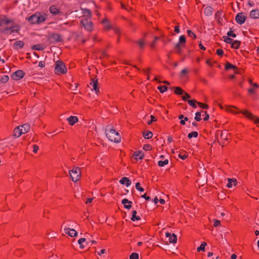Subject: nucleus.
Instances as JSON below:
<instances>
[{
    "label": "nucleus",
    "instance_id": "38",
    "mask_svg": "<svg viewBox=\"0 0 259 259\" xmlns=\"http://www.w3.org/2000/svg\"><path fill=\"white\" fill-rule=\"evenodd\" d=\"M197 105L202 109H207L209 108V106L207 104L201 102H198Z\"/></svg>",
    "mask_w": 259,
    "mask_h": 259
},
{
    "label": "nucleus",
    "instance_id": "17",
    "mask_svg": "<svg viewBox=\"0 0 259 259\" xmlns=\"http://www.w3.org/2000/svg\"><path fill=\"white\" fill-rule=\"evenodd\" d=\"M250 18L252 19H258L259 18V11L258 9L252 10L249 15Z\"/></svg>",
    "mask_w": 259,
    "mask_h": 259
},
{
    "label": "nucleus",
    "instance_id": "60",
    "mask_svg": "<svg viewBox=\"0 0 259 259\" xmlns=\"http://www.w3.org/2000/svg\"><path fill=\"white\" fill-rule=\"evenodd\" d=\"M7 146V145L5 143H2L0 144V150H3Z\"/></svg>",
    "mask_w": 259,
    "mask_h": 259
},
{
    "label": "nucleus",
    "instance_id": "62",
    "mask_svg": "<svg viewBox=\"0 0 259 259\" xmlns=\"http://www.w3.org/2000/svg\"><path fill=\"white\" fill-rule=\"evenodd\" d=\"M141 197H142V198H145V199H146V200H147V201H149V200H151V198H150V196H147V195H146V194H144V195H142L141 196Z\"/></svg>",
    "mask_w": 259,
    "mask_h": 259
},
{
    "label": "nucleus",
    "instance_id": "63",
    "mask_svg": "<svg viewBox=\"0 0 259 259\" xmlns=\"http://www.w3.org/2000/svg\"><path fill=\"white\" fill-rule=\"evenodd\" d=\"M188 72V70L187 68H184L183 70H182L181 72V74L182 75H184L186 74H187Z\"/></svg>",
    "mask_w": 259,
    "mask_h": 259
},
{
    "label": "nucleus",
    "instance_id": "47",
    "mask_svg": "<svg viewBox=\"0 0 259 259\" xmlns=\"http://www.w3.org/2000/svg\"><path fill=\"white\" fill-rule=\"evenodd\" d=\"M194 119L197 121H200L201 120L200 112H197L195 113V117Z\"/></svg>",
    "mask_w": 259,
    "mask_h": 259
},
{
    "label": "nucleus",
    "instance_id": "22",
    "mask_svg": "<svg viewBox=\"0 0 259 259\" xmlns=\"http://www.w3.org/2000/svg\"><path fill=\"white\" fill-rule=\"evenodd\" d=\"M24 42L22 40L17 41L14 42V46L15 48L17 50L22 48L24 46Z\"/></svg>",
    "mask_w": 259,
    "mask_h": 259
},
{
    "label": "nucleus",
    "instance_id": "37",
    "mask_svg": "<svg viewBox=\"0 0 259 259\" xmlns=\"http://www.w3.org/2000/svg\"><path fill=\"white\" fill-rule=\"evenodd\" d=\"M157 89L161 93H163L167 90L168 88L166 85H159L157 87Z\"/></svg>",
    "mask_w": 259,
    "mask_h": 259
},
{
    "label": "nucleus",
    "instance_id": "46",
    "mask_svg": "<svg viewBox=\"0 0 259 259\" xmlns=\"http://www.w3.org/2000/svg\"><path fill=\"white\" fill-rule=\"evenodd\" d=\"M178 157L183 160H185L188 158V153L185 152L184 154H182L181 153L179 154Z\"/></svg>",
    "mask_w": 259,
    "mask_h": 259
},
{
    "label": "nucleus",
    "instance_id": "30",
    "mask_svg": "<svg viewBox=\"0 0 259 259\" xmlns=\"http://www.w3.org/2000/svg\"><path fill=\"white\" fill-rule=\"evenodd\" d=\"M137 212L136 210H133L132 212V215L131 220L133 221H139L141 220V218L139 215H137Z\"/></svg>",
    "mask_w": 259,
    "mask_h": 259
},
{
    "label": "nucleus",
    "instance_id": "12",
    "mask_svg": "<svg viewBox=\"0 0 259 259\" xmlns=\"http://www.w3.org/2000/svg\"><path fill=\"white\" fill-rule=\"evenodd\" d=\"M51 38L56 42H61L63 40L61 35L56 33H52L51 36Z\"/></svg>",
    "mask_w": 259,
    "mask_h": 259
},
{
    "label": "nucleus",
    "instance_id": "7",
    "mask_svg": "<svg viewBox=\"0 0 259 259\" xmlns=\"http://www.w3.org/2000/svg\"><path fill=\"white\" fill-rule=\"evenodd\" d=\"M25 74V73L23 71L18 70L12 73L11 77L14 80H19L24 77Z\"/></svg>",
    "mask_w": 259,
    "mask_h": 259
},
{
    "label": "nucleus",
    "instance_id": "45",
    "mask_svg": "<svg viewBox=\"0 0 259 259\" xmlns=\"http://www.w3.org/2000/svg\"><path fill=\"white\" fill-rule=\"evenodd\" d=\"M32 49L33 50H37V51H40V50H42L43 49L42 47L41 46V45H39V44H37V45H33L32 47Z\"/></svg>",
    "mask_w": 259,
    "mask_h": 259
},
{
    "label": "nucleus",
    "instance_id": "5",
    "mask_svg": "<svg viewBox=\"0 0 259 259\" xmlns=\"http://www.w3.org/2000/svg\"><path fill=\"white\" fill-rule=\"evenodd\" d=\"M69 174L70 178L73 182L77 181L81 177V171L79 167L74 166L71 170H70Z\"/></svg>",
    "mask_w": 259,
    "mask_h": 259
},
{
    "label": "nucleus",
    "instance_id": "3",
    "mask_svg": "<svg viewBox=\"0 0 259 259\" xmlns=\"http://www.w3.org/2000/svg\"><path fill=\"white\" fill-rule=\"evenodd\" d=\"M81 24L89 32H92L94 29V24L90 18L82 17L80 21Z\"/></svg>",
    "mask_w": 259,
    "mask_h": 259
},
{
    "label": "nucleus",
    "instance_id": "28",
    "mask_svg": "<svg viewBox=\"0 0 259 259\" xmlns=\"http://www.w3.org/2000/svg\"><path fill=\"white\" fill-rule=\"evenodd\" d=\"M241 45V41L239 40H234L231 44V48L234 49H238Z\"/></svg>",
    "mask_w": 259,
    "mask_h": 259
},
{
    "label": "nucleus",
    "instance_id": "51",
    "mask_svg": "<svg viewBox=\"0 0 259 259\" xmlns=\"http://www.w3.org/2000/svg\"><path fill=\"white\" fill-rule=\"evenodd\" d=\"M228 134L227 133H226V135L224 134V133H223V131L221 132V137L222 139L225 140H228Z\"/></svg>",
    "mask_w": 259,
    "mask_h": 259
},
{
    "label": "nucleus",
    "instance_id": "29",
    "mask_svg": "<svg viewBox=\"0 0 259 259\" xmlns=\"http://www.w3.org/2000/svg\"><path fill=\"white\" fill-rule=\"evenodd\" d=\"M237 184V180L236 179H228V183L227 185V186L228 188H231L232 186H236Z\"/></svg>",
    "mask_w": 259,
    "mask_h": 259
},
{
    "label": "nucleus",
    "instance_id": "26",
    "mask_svg": "<svg viewBox=\"0 0 259 259\" xmlns=\"http://www.w3.org/2000/svg\"><path fill=\"white\" fill-rule=\"evenodd\" d=\"M143 136L145 139H149L153 136V133L148 130H146L143 132Z\"/></svg>",
    "mask_w": 259,
    "mask_h": 259
},
{
    "label": "nucleus",
    "instance_id": "52",
    "mask_svg": "<svg viewBox=\"0 0 259 259\" xmlns=\"http://www.w3.org/2000/svg\"><path fill=\"white\" fill-rule=\"evenodd\" d=\"M202 113H204V117L203 118V120L204 121H207L209 118V114H208V113L207 112V111H202Z\"/></svg>",
    "mask_w": 259,
    "mask_h": 259
},
{
    "label": "nucleus",
    "instance_id": "55",
    "mask_svg": "<svg viewBox=\"0 0 259 259\" xmlns=\"http://www.w3.org/2000/svg\"><path fill=\"white\" fill-rule=\"evenodd\" d=\"M112 29L114 30L115 34L120 35V29L118 27H112Z\"/></svg>",
    "mask_w": 259,
    "mask_h": 259
},
{
    "label": "nucleus",
    "instance_id": "39",
    "mask_svg": "<svg viewBox=\"0 0 259 259\" xmlns=\"http://www.w3.org/2000/svg\"><path fill=\"white\" fill-rule=\"evenodd\" d=\"M198 136V134L197 132H192L191 133L188 134V138L189 139H191L192 137L197 138Z\"/></svg>",
    "mask_w": 259,
    "mask_h": 259
},
{
    "label": "nucleus",
    "instance_id": "64",
    "mask_svg": "<svg viewBox=\"0 0 259 259\" xmlns=\"http://www.w3.org/2000/svg\"><path fill=\"white\" fill-rule=\"evenodd\" d=\"M38 66L41 68L45 67V62L43 61H40L38 63Z\"/></svg>",
    "mask_w": 259,
    "mask_h": 259
},
{
    "label": "nucleus",
    "instance_id": "43",
    "mask_svg": "<svg viewBox=\"0 0 259 259\" xmlns=\"http://www.w3.org/2000/svg\"><path fill=\"white\" fill-rule=\"evenodd\" d=\"M187 34L189 37H191L193 39L196 38V35L190 30H187Z\"/></svg>",
    "mask_w": 259,
    "mask_h": 259
},
{
    "label": "nucleus",
    "instance_id": "8",
    "mask_svg": "<svg viewBox=\"0 0 259 259\" xmlns=\"http://www.w3.org/2000/svg\"><path fill=\"white\" fill-rule=\"evenodd\" d=\"M235 20L237 23L242 24L246 20V16L243 15V13H239L236 16Z\"/></svg>",
    "mask_w": 259,
    "mask_h": 259
},
{
    "label": "nucleus",
    "instance_id": "36",
    "mask_svg": "<svg viewBox=\"0 0 259 259\" xmlns=\"http://www.w3.org/2000/svg\"><path fill=\"white\" fill-rule=\"evenodd\" d=\"M160 39V37L159 36H155L153 40L152 41L151 44H150V47L152 49H154L155 48V44L156 43V41Z\"/></svg>",
    "mask_w": 259,
    "mask_h": 259
},
{
    "label": "nucleus",
    "instance_id": "44",
    "mask_svg": "<svg viewBox=\"0 0 259 259\" xmlns=\"http://www.w3.org/2000/svg\"><path fill=\"white\" fill-rule=\"evenodd\" d=\"M223 11L221 10L218 11L215 14V17L216 19H221V16L223 14Z\"/></svg>",
    "mask_w": 259,
    "mask_h": 259
},
{
    "label": "nucleus",
    "instance_id": "19",
    "mask_svg": "<svg viewBox=\"0 0 259 259\" xmlns=\"http://www.w3.org/2000/svg\"><path fill=\"white\" fill-rule=\"evenodd\" d=\"M50 12L53 15H56L60 13L59 9L55 5H52L50 7Z\"/></svg>",
    "mask_w": 259,
    "mask_h": 259
},
{
    "label": "nucleus",
    "instance_id": "50",
    "mask_svg": "<svg viewBox=\"0 0 259 259\" xmlns=\"http://www.w3.org/2000/svg\"><path fill=\"white\" fill-rule=\"evenodd\" d=\"M143 149L145 151H149L151 150L152 146L150 144H145L143 146Z\"/></svg>",
    "mask_w": 259,
    "mask_h": 259
},
{
    "label": "nucleus",
    "instance_id": "4",
    "mask_svg": "<svg viewBox=\"0 0 259 259\" xmlns=\"http://www.w3.org/2000/svg\"><path fill=\"white\" fill-rule=\"evenodd\" d=\"M55 72L57 74H65L67 72V68L62 61L58 60L56 62Z\"/></svg>",
    "mask_w": 259,
    "mask_h": 259
},
{
    "label": "nucleus",
    "instance_id": "1",
    "mask_svg": "<svg viewBox=\"0 0 259 259\" xmlns=\"http://www.w3.org/2000/svg\"><path fill=\"white\" fill-rule=\"evenodd\" d=\"M106 135L108 139L115 143H119L121 141V136L119 133L114 129L110 128L106 130Z\"/></svg>",
    "mask_w": 259,
    "mask_h": 259
},
{
    "label": "nucleus",
    "instance_id": "54",
    "mask_svg": "<svg viewBox=\"0 0 259 259\" xmlns=\"http://www.w3.org/2000/svg\"><path fill=\"white\" fill-rule=\"evenodd\" d=\"M216 53L218 56L222 57L224 55V51L221 49H219L217 50Z\"/></svg>",
    "mask_w": 259,
    "mask_h": 259
},
{
    "label": "nucleus",
    "instance_id": "24",
    "mask_svg": "<svg viewBox=\"0 0 259 259\" xmlns=\"http://www.w3.org/2000/svg\"><path fill=\"white\" fill-rule=\"evenodd\" d=\"M204 13L206 16H210L213 13V8L211 6H207L204 9Z\"/></svg>",
    "mask_w": 259,
    "mask_h": 259
},
{
    "label": "nucleus",
    "instance_id": "6",
    "mask_svg": "<svg viewBox=\"0 0 259 259\" xmlns=\"http://www.w3.org/2000/svg\"><path fill=\"white\" fill-rule=\"evenodd\" d=\"M232 112L234 113H242V114L245 115L248 119H249L252 121H254V123L255 124H257V125L259 126V118L257 117V116L254 115L251 112L248 111L247 110H240L239 111V112H236L235 111H233Z\"/></svg>",
    "mask_w": 259,
    "mask_h": 259
},
{
    "label": "nucleus",
    "instance_id": "42",
    "mask_svg": "<svg viewBox=\"0 0 259 259\" xmlns=\"http://www.w3.org/2000/svg\"><path fill=\"white\" fill-rule=\"evenodd\" d=\"M9 79V77L8 75H4L1 77L0 81L1 83H5L8 82Z\"/></svg>",
    "mask_w": 259,
    "mask_h": 259
},
{
    "label": "nucleus",
    "instance_id": "27",
    "mask_svg": "<svg viewBox=\"0 0 259 259\" xmlns=\"http://www.w3.org/2000/svg\"><path fill=\"white\" fill-rule=\"evenodd\" d=\"M82 12L83 14V17H85L86 18H90L91 17L92 12L91 11L88 9H82Z\"/></svg>",
    "mask_w": 259,
    "mask_h": 259
},
{
    "label": "nucleus",
    "instance_id": "23",
    "mask_svg": "<svg viewBox=\"0 0 259 259\" xmlns=\"http://www.w3.org/2000/svg\"><path fill=\"white\" fill-rule=\"evenodd\" d=\"M20 128H21V130L22 131H23V134H24L26 133H27L29 130H30V125L29 124H27V123H25V124H24L23 125H19Z\"/></svg>",
    "mask_w": 259,
    "mask_h": 259
},
{
    "label": "nucleus",
    "instance_id": "9",
    "mask_svg": "<svg viewBox=\"0 0 259 259\" xmlns=\"http://www.w3.org/2000/svg\"><path fill=\"white\" fill-rule=\"evenodd\" d=\"M91 81L92 82L90 83V85L93 87V90L98 94L99 92L98 79L95 77L94 78L91 79Z\"/></svg>",
    "mask_w": 259,
    "mask_h": 259
},
{
    "label": "nucleus",
    "instance_id": "34",
    "mask_svg": "<svg viewBox=\"0 0 259 259\" xmlns=\"http://www.w3.org/2000/svg\"><path fill=\"white\" fill-rule=\"evenodd\" d=\"M207 245V243L205 242H203L200 246L197 248V251L200 252V251H204L205 247Z\"/></svg>",
    "mask_w": 259,
    "mask_h": 259
},
{
    "label": "nucleus",
    "instance_id": "56",
    "mask_svg": "<svg viewBox=\"0 0 259 259\" xmlns=\"http://www.w3.org/2000/svg\"><path fill=\"white\" fill-rule=\"evenodd\" d=\"M220 226H221L220 221L215 220L214 221L213 226L215 227H217Z\"/></svg>",
    "mask_w": 259,
    "mask_h": 259
},
{
    "label": "nucleus",
    "instance_id": "57",
    "mask_svg": "<svg viewBox=\"0 0 259 259\" xmlns=\"http://www.w3.org/2000/svg\"><path fill=\"white\" fill-rule=\"evenodd\" d=\"M14 22V21L12 19H9L8 18H5V25L8 24L9 23H13Z\"/></svg>",
    "mask_w": 259,
    "mask_h": 259
},
{
    "label": "nucleus",
    "instance_id": "11",
    "mask_svg": "<svg viewBox=\"0 0 259 259\" xmlns=\"http://www.w3.org/2000/svg\"><path fill=\"white\" fill-rule=\"evenodd\" d=\"M133 157L137 161L138 159H142L144 157V153L142 151H135L133 154Z\"/></svg>",
    "mask_w": 259,
    "mask_h": 259
},
{
    "label": "nucleus",
    "instance_id": "61",
    "mask_svg": "<svg viewBox=\"0 0 259 259\" xmlns=\"http://www.w3.org/2000/svg\"><path fill=\"white\" fill-rule=\"evenodd\" d=\"M199 80L201 82L205 84H207L208 83L207 80L204 78L200 77Z\"/></svg>",
    "mask_w": 259,
    "mask_h": 259
},
{
    "label": "nucleus",
    "instance_id": "48",
    "mask_svg": "<svg viewBox=\"0 0 259 259\" xmlns=\"http://www.w3.org/2000/svg\"><path fill=\"white\" fill-rule=\"evenodd\" d=\"M130 259H139V254L138 253L133 252L130 256Z\"/></svg>",
    "mask_w": 259,
    "mask_h": 259
},
{
    "label": "nucleus",
    "instance_id": "15",
    "mask_svg": "<svg viewBox=\"0 0 259 259\" xmlns=\"http://www.w3.org/2000/svg\"><path fill=\"white\" fill-rule=\"evenodd\" d=\"M23 131L21 130L20 126H18L15 128L13 132V135L16 138L20 137L23 134Z\"/></svg>",
    "mask_w": 259,
    "mask_h": 259
},
{
    "label": "nucleus",
    "instance_id": "58",
    "mask_svg": "<svg viewBox=\"0 0 259 259\" xmlns=\"http://www.w3.org/2000/svg\"><path fill=\"white\" fill-rule=\"evenodd\" d=\"M38 150V146L36 145H33L32 146V151L36 153Z\"/></svg>",
    "mask_w": 259,
    "mask_h": 259
},
{
    "label": "nucleus",
    "instance_id": "18",
    "mask_svg": "<svg viewBox=\"0 0 259 259\" xmlns=\"http://www.w3.org/2000/svg\"><path fill=\"white\" fill-rule=\"evenodd\" d=\"M121 203L124 205V208L126 209H129L132 207L131 204L132 203V202L128 200L127 199L125 198L122 199Z\"/></svg>",
    "mask_w": 259,
    "mask_h": 259
},
{
    "label": "nucleus",
    "instance_id": "49",
    "mask_svg": "<svg viewBox=\"0 0 259 259\" xmlns=\"http://www.w3.org/2000/svg\"><path fill=\"white\" fill-rule=\"evenodd\" d=\"M135 187H136V189H137L139 191L143 192L144 191V188L140 186V183H139V182H138L136 184Z\"/></svg>",
    "mask_w": 259,
    "mask_h": 259
},
{
    "label": "nucleus",
    "instance_id": "53",
    "mask_svg": "<svg viewBox=\"0 0 259 259\" xmlns=\"http://www.w3.org/2000/svg\"><path fill=\"white\" fill-rule=\"evenodd\" d=\"M227 35L228 37H235L236 36V34L232 30L229 31L227 32Z\"/></svg>",
    "mask_w": 259,
    "mask_h": 259
},
{
    "label": "nucleus",
    "instance_id": "2",
    "mask_svg": "<svg viewBox=\"0 0 259 259\" xmlns=\"http://www.w3.org/2000/svg\"><path fill=\"white\" fill-rule=\"evenodd\" d=\"M26 19L31 24H39L44 22L46 18L40 13L37 12L30 17H27Z\"/></svg>",
    "mask_w": 259,
    "mask_h": 259
},
{
    "label": "nucleus",
    "instance_id": "33",
    "mask_svg": "<svg viewBox=\"0 0 259 259\" xmlns=\"http://www.w3.org/2000/svg\"><path fill=\"white\" fill-rule=\"evenodd\" d=\"M198 101H197L195 99L189 100H188V103L192 106L193 108H196L197 107L196 104H197Z\"/></svg>",
    "mask_w": 259,
    "mask_h": 259
},
{
    "label": "nucleus",
    "instance_id": "59",
    "mask_svg": "<svg viewBox=\"0 0 259 259\" xmlns=\"http://www.w3.org/2000/svg\"><path fill=\"white\" fill-rule=\"evenodd\" d=\"M107 56H108V55L106 53V52L105 51H103L101 53V56H100L99 58L100 59H103L105 58V57H106Z\"/></svg>",
    "mask_w": 259,
    "mask_h": 259
},
{
    "label": "nucleus",
    "instance_id": "35",
    "mask_svg": "<svg viewBox=\"0 0 259 259\" xmlns=\"http://www.w3.org/2000/svg\"><path fill=\"white\" fill-rule=\"evenodd\" d=\"M135 42L139 46L141 49H143L146 45V43L143 39L136 41Z\"/></svg>",
    "mask_w": 259,
    "mask_h": 259
},
{
    "label": "nucleus",
    "instance_id": "14",
    "mask_svg": "<svg viewBox=\"0 0 259 259\" xmlns=\"http://www.w3.org/2000/svg\"><path fill=\"white\" fill-rule=\"evenodd\" d=\"M102 23L104 24V29H105L106 30L108 31L112 29V26L110 24V22L108 19L104 18L102 21Z\"/></svg>",
    "mask_w": 259,
    "mask_h": 259
},
{
    "label": "nucleus",
    "instance_id": "16",
    "mask_svg": "<svg viewBox=\"0 0 259 259\" xmlns=\"http://www.w3.org/2000/svg\"><path fill=\"white\" fill-rule=\"evenodd\" d=\"M119 182L122 185H125L127 187L131 185V181L127 177H122L119 181Z\"/></svg>",
    "mask_w": 259,
    "mask_h": 259
},
{
    "label": "nucleus",
    "instance_id": "21",
    "mask_svg": "<svg viewBox=\"0 0 259 259\" xmlns=\"http://www.w3.org/2000/svg\"><path fill=\"white\" fill-rule=\"evenodd\" d=\"M186 38L184 35H181L179 37V42L177 44H179V46L184 47L186 45Z\"/></svg>",
    "mask_w": 259,
    "mask_h": 259
},
{
    "label": "nucleus",
    "instance_id": "41",
    "mask_svg": "<svg viewBox=\"0 0 259 259\" xmlns=\"http://www.w3.org/2000/svg\"><path fill=\"white\" fill-rule=\"evenodd\" d=\"M224 41L226 42L227 44H231L232 43V41H233V39L228 36H224L223 37Z\"/></svg>",
    "mask_w": 259,
    "mask_h": 259
},
{
    "label": "nucleus",
    "instance_id": "20",
    "mask_svg": "<svg viewBox=\"0 0 259 259\" xmlns=\"http://www.w3.org/2000/svg\"><path fill=\"white\" fill-rule=\"evenodd\" d=\"M67 120L71 125H74L75 123L77 122L78 120L77 117L74 116L69 117Z\"/></svg>",
    "mask_w": 259,
    "mask_h": 259
},
{
    "label": "nucleus",
    "instance_id": "40",
    "mask_svg": "<svg viewBox=\"0 0 259 259\" xmlns=\"http://www.w3.org/2000/svg\"><path fill=\"white\" fill-rule=\"evenodd\" d=\"M168 160L165 159L164 161L160 160L158 162V164L159 166L162 167L164 166L165 165H166L168 163Z\"/></svg>",
    "mask_w": 259,
    "mask_h": 259
},
{
    "label": "nucleus",
    "instance_id": "10",
    "mask_svg": "<svg viewBox=\"0 0 259 259\" xmlns=\"http://www.w3.org/2000/svg\"><path fill=\"white\" fill-rule=\"evenodd\" d=\"M166 237L169 238L168 240L169 243H176L177 241V236L175 234H171L170 233L166 232L165 233Z\"/></svg>",
    "mask_w": 259,
    "mask_h": 259
},
{
    "label": "nucleus",
    "instance_id": "13",
    "mask_svg": "<svg viewBox=\"0 0 259 259\" xmlns=\"http://www.w3.org/2000/svg\"><path fill=\"white\" fill-rule=\"evenodd\" d=\"M64 230L65 233H66L71 237H75L77 235V232L73 229H69L67 228H65Z\"/></svg>",
    "mask_w": 259,
    "mask_h": 259
},
{
    "label": "nucleus",
    "instance_id": "31",
    "mask_svg": "<svg viewBox=\"0 0 259 259\" xmlns=\"http://www.w3.org/2000/svg\"><path fill=\"white\" fill-rule=\"evenodd\" d=\"M184 93L183 90L179 87H175V94L177 95H183Z\"/></svg>",
    "mask_w": 259,
    "mask_h": 259
},
{
    "label": "nucleus",
    "instance_id": "25",
    "mask_svg": "<svg viewBox=\"0 0 259 259\" xmlns=\"http://www.w3.org/2000/svg\"><path fill=\"white\" fill-rule=\"evenodd\" d=\"M225 69L226 70H228L230 69H238V67L235 65L231 64L230 63L227 62V63L225 64Z\"/></svg>",
    "mask_w": 259,
    "mask_h": 259
},
{
    "label": "nucleus",
    "instance_id": "32",
    "mask_svg": "<svg viewBox=\"0 0 259 259\" xmlns=\"http://www.w3.org/2000/svg\"><path fill=\"white\" fill-rule=\"evenodd\" d=\"M182 48H183V47L179 46V44H176L175 46L176 53L179 55H181L182 53Z\"/></svg>",
    "mask_w": 259,
    "mask_h": 259
}]
</instances>
